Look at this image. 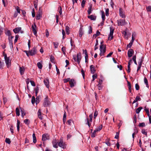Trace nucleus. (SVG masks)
<instances>
[{"mask_svg":"<svg viewBox=\"0 0 151 151\" xmlns=\"http://www.w3.org/2000/svg\"><path fill=\"white\" fill-rule=\"evenodd\" d=\"M100 53L99 55L101 56L104 55V54L105 53L106 51V46L104 45H101L100 46L99 48Z\"/></svg>","mask_w":151,"mask_h":151,"instance_id":"f257e3e1","label":"nucleus"},{"mask_svg":"<svg viewBox=\"0 0 151 151\" xmlns=\"http://www.w3.org/2000/svg\"><path fill=\"white\" fill-rule=\"evenodd\" d=\"M90 69L91 73L94 74L96 71V70L94 68V66L92 65H91L90 66Z\"/></svg>","mask_w":151,"mask_h":151,"instance_id":"6ab92c4d","label":"nucleus"},{"mask_svg":"<svg viewBox=\"0 0 151 151\" xmlns=\"http://www.w3.org/2000/svg\"><path fill=\"white\" fill-rule=\"evenodd\" d=\"M134 52V51L132 49H130L127 52L128 57L129 58L131 57L132 56Z\"/></svg>","mask_w":151,"mask_h":151,"instance_id":"9b49d317","label":"nucleus"},{"mask_svg":"<svg viewBox=\"0 0 151 151\" xmlns=\"http://www.w3.org/2000/svg\"><path fill=\"white\" fill-rule=\"evenodd\" d=\"M109 9L108 8H107L106 10V16H108L109 15Z\"/></svg>","mask_w":151,"mask_h":151,"instance_id":"338daca9","label":"nucleus"},{"mask_svg":"<svg viewBox=\"0 0 151 151\" xmlns=\"http://www.w3.org/2000/svg\"><path fill=\"white\" fill-rule=\"evenodd\" d=\"M48 96H46L45 99L43 103V105L45 107L48 106L50 104V102L48 99Z\"/></svg>","mask_w":151,"mask_h":151,"instance_id":"7ed1b4c3","label":"nucleus"},{"mask_svg":"<svg viewBox=\"0 0 151 151\" xmlns=\"http://www.w3.org/2000/svg\"><path fill=\"white\" fill-rule=\"evenodd\" d=\"M92 5H91L88 8V14L90 15L92 11Z\"/></svg>","mask_w":151,"mask_h":151,"instance_id":"5701e85b","label":"nucleus"},{"mask_svg":"<svg viewBox=\"0 0 151 151\" xmlns=\"http://www.w3.org/2000/svg\"><path fill=\"white\" fill-rule=\"evenodd\" d=\"M135 88L137 90H138L139 88V86L138 83H136L135 84Z\"/></svg>","mask_w":151,"mask_h":151,"instance_id":"13d9d810","label":"nucleus"},{"mask_svg":"<svg viewBox=\"0 0 151 151\" xmlns=\"http://www.w3.org/2000/svg\"><path fill=\"white\" fill-rule=\"evenodd\" d=\"M5 63L7 67L8 68H9L11 65V61L9 60V58L5 59Z\"/></svg>","mask_w":151,"mask_h":151,"instance_id":"1a4fd4ad","label":"nucleus"},{"mask_svg":"<svg viewBox=\"0 0 151 151\" xmlns=\"http://www.w3.org/2000/svg\"><path fill=\"white\" fill-rule=\"evenodd\" d=\"M50 138L49 135L47 134H44L42 136V140L43 141L49 139Z\"/></svg>","mask_w":151,"mask_h":151,"instance_id":"6e6552de","label":"nucleus"},{"mask_svg":"<svg viewBox=\"0 0 151 151\" xmlns=\"http://www.w3.org/2000/svg\"><path fill=\"white\" fill-rule=\"evenodd\" d=\"M24 122L27 125H28L30 123V121L29 119H26L24 120Z\"/></svg>","mask_w":151,"mask_h":151,"instance_id":"2f4dec72","label":"nucleus"},{"mask_svg":"<svg viewBox=\"0 0 151 151\" xmlns=\"http://www.w3.org/2000/svg\"><path fill=\"white\" fill-rule=\"evenodd\" d=\"M86 2V0H82L81 3V6L82 8H84L85 6V5Z\"/></svg>","mask_w":151,"mask_h":151,"instance_id":"4c0bfd02","label":"nucleus"},{"mask_svg":"<svg viewBox=\"0 0 151 151\" xmlns=\"http://www.w3.org/2000/svg\"><path fill=\"white\" fill-rule=\"evenodd\" d=\"M69 83L71 88H73L76 85V82L73 79H70L69 81Z\"/></svg>","mask_w":151,"mask_h":151,"instance_id":"39448f33","label":"nucleus"},{"mask_svg":"<svg viewBox=\"0 0 151 151\" xmlns=\"http://www.w3.org/2000/svg\"><path fill=\"white\" fill-rule=\"evenodd\" d=\"M100 34V32L98 31L97 30L96 34H94L93 35V37H94V36H95V38L98 36H99Z\"/></svg>","mask_w":151,"mask_h":151,"instance_id":"f704fd0d","label":"nucleus"},{"mask_svg":"<svg viewBox=\"0 0 151 151\" xmlns=\"http://www.w3.org/2000/svg\"><path fill=\"white\" fill-rule=\"evenodd\" d=\"M144 81L146 85V87L148 88L149 87V85L148 84V80H147V78L145 77L144 78Z\"/></svg>","mask_w":151,"mask_h":151,"instance_id":"a878e982","label":"nucleus"},{"mask_svg":"<svg viewBox=\"0 0 151 151\" xmlns=\"http://www.w3.org/2000/svg\"><path fill=\"white\" fill-rule=\"evenodd\" d=\"M30 82L31 83V85L32 86H35V85H36L35 83L34 82V81H30Z\"/></svg>","mask_w":151,"mask_h":151,"instance_id":"69168bd1","label":"nucleus"},{"mask_svg":"<svg viewBox=\"0 0 151 151\" xmlns=\"http://www.w3.org/2000/svg\"><path fill=\"white\" fill-rule=\"evenodd\" d=\"M88 18L90 19L91 20H95L96 19V16L93 15H91L88 16Z\"/></svg>","mask_w":151,"mask_h":151,"instance_id":"a211bd4d","label":"nucleus"},{"mask_svg":"<svg viewBox=\"0 0 151 151\" xmlns=\"http://www.w3.org/2000/svg\"><path fill=\"white\" fill-rule=\"evenodd\" d=\"M98 114V112L97 111H95L94 113L93 117L95 119L96 117L97 116Z\"/></svg>","mask_w":151,"mask_h":151,"instance_id":"8fccbe9b","label":"nucleus"},{"mask_svg":"<svg viewBox=\"0 0 151 151\" xmlns=\"http://www.w3.org/2000/svg\"><path fill=\"white\" fill-rule=\"evenodd\" d=\"M102 13V20L104 21L105 19V13L104 11H101Z\"/></svg>","mask_w":151,"mask_h":151,"instance_id":"72a5a7b5","label":"nucleus"},{"mask_svg":"<svg viewBox=\"0 0 151 151\" xmlns=\"http://www.w3.org/2000/svg\"><path fill=\"white\" fill-rule=\"evenodd\" d=\"M130 63H132V59H130L128 62V65L127 66L128 70H127V72L128 73H129L131 71L130 67L131 65Z\"/></svg>","mask_w":151,"mask_h":151,"instance_id":"f8f14e48","label":"nucleus"},{"mask_svg":"<svg viewBox=\"0 0 151 151\" xmlns=\"http://www.w3.org/2000/svg\"><path fill=\"white\" fill-rule=\"evenodd\" d=\"M32 29L33 33L36 36V35H37V31H36V29H34V27L33 26V25L32 26Z\"/></svg>","mask_w":151,"mask_h":151,"instance_id":"b1692460","label":"nucleus"},{"mask_svg":"<svg viewBox=\"0 0 151 151\" xmlns=\"http://www.w3.org/2000/svg\"><path fill=\"white\" fill-rule=\"evenodd\" d=\"M58 145L59 147L64 148V144L63 143V139H60L59 143H58Z\"/></svg>","mask_w":151,"mask_h":151,"instance_id":"2eb2a0df","label":"nucleus"},{"mask_svg":"<svg viewBox=\"0 0 151 151\" xmlns=\"http://www.w3.org/2000/svg\"><path fill=\"white\" fill-rule=\"evenodd\" d=\"M32 16L33 17H35V9L34 8L32 9Z\"/></svg>","mask_w":151,"mask_h":151,"instance_id":"603ef678","label":"nucleus"},{"mask_svg":"<svg viewBox=\"0 0 151 151\" xmlns=\"http://www.w3.org/2000/svg\"><path fill=\"white\" fill-rule=\"evenodd\" d=\"M62 34L63 35V39L65 38V32L64 29L62 30Z\"/></svg>","mask_w":151,"mask_h":151,"instance_id":"4d7b16f0","label":"nucleus"},{"mask_svg":"<svg viewBox=\"0 0 151 151\" xmlns=\"http://www.w3.org/2000/svg\"><path fill=\"white\" fill-rule=\"evenodd\" d=\"M119 131L117 132L116 133V135L115 137V138L116 139H118L119 138Z\"/></svg>","mask_w":151,"mask_h":151,"instance_id":"de8ad7c7","label":"nucleus"},{"mask_svg":"<svg viewBox=\"0 0 151 151\" xmlns=\"http://www.w3.org/2000/svg\"><path fill=\"white\" fill-rule=\"evenodd\" d=\"M146 9L147 12H151V6H146Z\"/></svg>","mask_w":151,"mask_h":151,"instance_id":"09e8293b","label":"nucleus"},{"mask_svg":"<svg viewBox=\"0 0 151 151\" xmlns=\"http://www.w3.org/2000/svg\"><path fill=\"white\" fill-rule=\"evenodd\" d=\"M97 132L95 129L94 131L93 132L92 134L91 137H94L96 136V132Z\"/></svg>","mask_w":151,"mask_h":151,"instance_id":"79ce46f5","label":"nucleus"},{"mask_svg":"<svg viewBox=\"0 0 151 151\" xmlns=\"http://www.w3.org/2000/svg\"><path fill=\"white\" fill-rule=\"evenodd\" d=\"M118 26H122L125 24V20L124 19H121L117 21Z\"/></svg>","mask_w":151,"mask_h":151,"instance_id":"423d86ee","label":"nucleus"},{"mask_svg":"<svg viewBox=\"0 0 151 151\" xmlns=\"http://www.w3.org/2000/svg\"><path fill=\"white\" fill-rule=\"evenodd\" d=\"M66 112L65 111V112H64V114L63 115V122H64V123H65V121H66Z\"/></svg>","mask_w":151,"mask_h":151,"instance_id":"c756f323","label":"nucleus"},{"mask_svg":"<svg viewBox=\"0 0 151 151\" xmlns=\"http://www.w3.org/2000/svg\"><path fill=\"white\" fill-rule=\"evenodd\" d=\"M110 33L109 35L108 39L109 40H111L113 38V34L114 31V29L112 26L110 27Z\"/></svg>","mask_w":151,"mask_h":151,"instance_id":"f03ea898","label":"nucleus"},{"mask_svg":"<svg viewBox=\"0 0 151 151\" xmlns=\"http://www.w3.org/2000/svg\"><path fill=\"white\" fill-rule=\"evenodd\" d=\"M136 56L134 55L132 59L133 60V61H134L135 64L136 65H137V63L136 62Z\"/></svg>","mask_w":151,"mask_h":151,"instance_id":"58836bf2","label":"nucleus"},{"mask_svg":"<svg viewBox=\"0 0 151 151\" xmlns=\"http://www.w3.org/2000/svg\"><path fill=\"white\" fill-rule=\"evenodd\" d=\"M44 83L46 87L48 88L49 87V80L48 79L45 80L44 81Z\"/></svg>","mask_w":151,"mask_h":151,"instance_id":"aec40b11","label":"nucleus"},{"mask_svg":"<svg viewBox=\"0 0 151 151\" xmlns=\"http://www.w3.org/2000/svg\"><path fill=\"white\" fill-rule=\"evenodd\" d=\"M17 131L19 132V125H20V121L19 120H17Z\"/></svg>","mask_w":151,"mask_h":151,"instance_id":"c85d7f7f","label":"nucleus"},{"mask_svg":"<svg viewBox=\"0 0 151 151\" xmlns=\"http://www.w3.org/2000/svg\"><path fill=\"white\" fill-rule=\"evenodd\" d=\"M19 70L20 74L21 75H23L25 70L24 67L23 66L22 67H19Z\"/></svg>","mask_w":151,"mask_h":151,"instance_id":"ddd939ff","label":"nucleus"},{"mask_svg":"<svg viewBox=\"0 0 151 151\" xmlns=\"http://www.w3.org/2000/svg\"><path fill=\"white\" fill-rule=\"evenodd\" d=\"M82 27H80L79 30V36L81 37L84 33L83 31V28Z\"/></svg>","mask_w":151,"mask_h":151,"instance_id":"dca6fc26","label":"nucleus"},{"mask_svg":"<svg viewBox=\"0 0 151 151\" xmlns=\"http://www.w3.org/2000/svg\"><path fill=\"white\" fill-rule=\"evenodd\" d=\"M19 35H16L15 37V39L14 41V43H16L17 41Z\"/></svg>","mask_w":151,"mask_h":151,"instance_id":"49530a36","label":"nucleus"},{"mask_svg":"<svg viewBox=\"0 0 151 151\" xmlns=\"http://www.w3.org/2000/svg\"><path fill=\"white\" fill-rule=\"evenodd\" d=\"M138 132V131H135L132 134V137L134 139V135L136 134H137Z\"/></svg>","mask_w":151,"mask_h":151,"instance_id":"0e129e2a","label":"nucleus"},{"mask_svg":"<svg viewBox=\"0 0 151 151\" xmlns=\"http://www.w3.org/2000/svg\"><path fill=\"white\" fill-rule=\"evenodd\" d=\"M92 27L91 26H90L89 27V30L88 31V33L89 34L91 33L92 32Z\"/></svg>","mask_w":151,"mask_h":151,"instance_id":"6e6d98bb","label":"nucleus"},{"mask_svg":"<svg viewBox=\"0 0 151 151\" xmlns=\"http://www.w3.org/2000/svg\"><path fill=\"white\" fill-rule=\"evenodd\" d=\"M35 96H33L32 97V100H31L32 103L33 104H34L35 103Z\"/></svg>","mask_w":151,"mask_h":151,"instance_id":"864d4df0","label":"nucleus"},{"mask_svg":"<svg viewBox=\"0 0 151 151\" xmlns=\"http://www.w3.org/2000/svg\"><path fill=\"white\" fill-rule=\"evenodd\" d=\"M41 15L42 14L40 13L38 14H37L36 16V19L37 20L39 19L41 16Z\"/></svg>","mask_w":151,"mask_h":151,"instance_id":"ea45409f","label":"nucleus"},{"mask_svg":"<svg viewBox=\"0 0 151 151\" xmlns=\"http://www.w3.org/2000/svg\"><path fill=\"white\" fill-rule=\"evenodd\" d=\"M53 44L55 48H57L58 46L59 43L58 42H53Z\"/></svg>","mask_w":151,"mask_h":151,"instance_id":"a18cd8bd","label":"nucleus"},{"mask_svg":"<svg viewBox=\"0 0 151 151\" xmlns=\"http://www.w3.org/2000/svg\"><path fill=\"white\" fill-rule=\"evenodd\" d=\"M16 115L18 116L20 115V111L19 109L17 108L16 109Z\"/></svg>","mask_w":151,"mask_h":151,"instance_id":"c9c22d12","label":"nucleus"},{"mask_svg":"<svg viewBox=\"0 0 151 151\" xmlns=\"http://www.w3.org/2000/svg\"><path fill=\"white\" fill-rule=\"evenodd\" d=\"M72 135L71 134V133L70 134L69 133L67 136V139H68L70 138L71 137H72Z\"/></svg>","mask_w":151,"mask_h":151,"instance_id":"774afa93","label":"nucleus"},{"mask_svg":"<svg viewBox=\"0 0 151 151\" xmlns=\"http://www.w3.org/2000/svg\"><path fill=\"white\" fill-rule=\"evenodd\" d=\"M22 28L21 27H18L13 29V31L15 34L18 33L21 30Z\"/></svg>","mask_w":151,"mask_h":151,"instance_id":"f3484780","label":"nucleus"},{"mask_svg":"<svg viewBox=\"0 0 151 151\" xmlns=\"http://www.w3.org/2000/svg\"><path fill=\"white\" fill-rule=\"evenodd\" d=\"M70 78H68L66 79H63V82L64 83H66L68 82H69V81L70 80Z\"/></svg>","mask_w":151,"mask_h":151,"instance_id":"3c124183","label":"nucleus"},{"mask_svg":"<svg viewBox=\"0 0 151 151\" xmlns=\"http://www.w3.org/2000/svg\"><path fill=\"white\" fill-rule=\"evenodd\" d=\"M62 50L63 51V53L64 54H65V47H63L62 48Z\"/></svg>","mask_w":151,"mask_h":151,"instance_id":"052dcab7","label":"nucleus"},{"mask_svg":"<svg viewBox=\"0 0 151 151\" xmlns=\"http://www.w3.org/2000/svg\"><path fill=\"white\" fill-rule=\"evenodd\" d=\"M77 61L78 64L80 63V61L81 59V53L80 52L77 55Z\"/></svg>","mask_w":151,"mask_h":151,"instance_id":"9d476101","label":"nucleus"},{"mask_svg":"<svg viewBox=\"0 0 151 151\" xmlns=\"http://www.w3.org/2000/svg\"><path fill=\"white\" fill-rule=\"evenodd\" d=\"M142 107H139L136 110V112L137 114H139L141 110L142 109Z\"/></svg>","mask_w":151,"mask_h":151,"instance_id":"cd10ccee","label":"nucleus"},{"mask_svg":"<svg viewBox=\"0 0 151 151\" xmlns=\"http://www.w3.org/2000/svg\"><path fill=\"white\" fill-rule=\"evenodd\" d=\"M5 141L6 143L9 144H10L11 142L10 139L9 138H6Z\"/></svg>","mask_w":151,"mask_h":151,"instance_id":"a19ab883","label":"nucleus"},{"mask_svg":"<svg viewBox=\"0 0 151 151\" xmlns=\"http://www.w3.org/2000/svg\"><path fill=\"white\" fill-rule=\"evenodd\" d=\"M136 116V115L135 114V115H134V117L133 123L134 124H135L136 123L137 121Z\"/></svg>","mask_w":151,"mask_h":151,"instance_id":"5fc2aeb1","label":"nucleus"},{"mask_svg":"<svg viewBox=\"0 0 151 151\" xmlns=\"http://www.w3.org/2000/svg\"><path fill=\"white\" fill-rule=\"evenodd\" d=\"M92 118H90L89 120L88 118H86V121H87V122L86 124L88 125L89 127H90L91 126V122H92Z\"/></svg>","mask_w":151,"mask_h":151,"instance_id":"4468645a","label":"nucleus"},{"mask_svg":"<svg viewBox=\"0 0 151 151\" xmlns=\"http://www.w3.org/2000/svg\"><path fill=\"white\" fill-rule=\"evenodd\" d=\"M21 116L22 117H24V116L25 115V113L24 112V110L23 109H21Z\"/></svg>","mask_w":151,"mask_h":151,"instance_id":"473e14b6","label":"nucleus"},{"mask_svg":"<svg viewBox=\"0 0 151 151\" xmlns=\"http://www.w3.org/2000/svg\"><path fill=\"white\" fill-rule=\"evenodd\" d=\"M73 122L72 120L71 119H69L67 121V123L69 125H71V122Z\"/></svg>","mask_w":151,"mask_h":151,"instance_id":"bf43d9fd","label":"nucleus"},{"mask_svg":"<svg viewBox=\"0 0 151 151\" xmlns=\"http://www.w3.org/2000/svg\"><path fill=\"white\" fill-rule=\"evenodd\" d=\"M119 15L120 16L123 18L125 17L124 15L123 14L122 9H119Z\"/></svg>","mask_w":151,"mask_h":151,"instance_id":"4be33fe9","label":"nucleus"},{"mask_svg":"<svg viewBox=\"0 0 151 151\" xmlns=\"http://www.w3.org/2000/svg\"><path fill=\"white\" fill-rule=\"evenodd\" d=\"M37 65L39 69H42V65L41 63H40V62L37 63Z\"/></svg>","mask_w":151,"mask_h":151,"instance_id":"bb28decb","label":"nucleus"},{"mask_svg":"<svg viewBox=\"0 0 151 151\" xmlns=\"http://www.w3.org/2000/svg\"><path fill=\"white\" fill-rule=\"evenodd\" d=\"M102 125H100L98 127H97L96 129V130L97 132L98 131H99L101 130L102 129Z\"/></svg>","mask_w":151,"mask_h":151,"instance_id":"e433bc0d","label":"nucleus"},{"mask_svg":"<svg viewBox=\"0 0 151 151\" xmlns=\"http://www.w3.org/2000/svg\"><path fill=\"white\" fill-rule=\"evenodd\" d=\"M141 100V98L140 97L138 96H137L135 99L134 101L133 102V104H134L136 102H137L138 101H140Z\"/></svg>","mask_w":151,"mask_h":151,"instance_id":"393cba45","label":"nucleus"},{"mask_svg":"<svg viewBox=\"0 0 151 151\" xmlns=\"http://www.w3.org/2000/svg\"><path fill=\"white\" fill-rule=\"evenodd\" d=\"M6 34L9 37L11 35L10 31L9 30H7L6 32Z\"/></svg>","mask_w":151,"mask_h":151,"instance_id":"c03bdc74","label":"nucleus"},{"mask_svg":"<svg viewBox=\"0 0 151 151\" xmlns=\"http://www.w3.org/2000/svg\"><path fill=\"white\" fill-rule=\"evenodd\" d=\"M58 141L56 139H54L52 141V144L53 145V147L57 148L58 147Z\"/></svg>","mask_w":151,"mask_h":151,"instance_id":"0eeeda50","label":"nucleus"},{"mask_svg":"<svg viewBox=\"0 0 151 151\" xmlns=\"http://www.w3.org/2000/svg\"><path fill=\"white\" fill-rule=\"evenodd\" d=\"M69 27L67 26L66 27L65 30L66 33V34L68 35L69 34Z\"/></svg>","mask_w":151,"mask_h":151,"instance_id":"7c9ffc66","label":"nucleus"},{"mask_svg":"<svg viewBox=\"0 0 151 151\" xmlns=\"http://www.w3.org/2000/svg\"><path fill=\"white\" fill-rule=\"evenodd\" d=\"M142 133L146 135H147V132L145 131V130L144 129H143L142 131Z\"/></svg>","mask_w":151,"mask_h":151,"instance_id":"e2e57ef3","label":"nucleus"},{"mask_svg":"<svg viewBox=\"0 0 151 151\" xmlns=\"http://www.w3.org/2000/svg\"><path fill=\"white\" fill-rule=\"evenodd\" d=\"M139 127H144L145 126V124L144 122L139 123Z\"/></svg>","mask_w":151,"mask_h":151,"instance_id":"37998d69","label":"nucleus"},{"mask_svg":"<svg viewBox=\"0 0 151 151\" xmlns=\"http://www.w3.org/2000/svg\"><path fill=\"white\" fill-rule=\"evenodd\" d=\"M3 103L4 104H5V103L7 102V99L6 97H4L3 98Z\"/></svg>","mask_w":151,"mask_h":151,"instance_id":"680f3d73","label":"nucleus"},{"mask_svg":"<svg viewBox=\"0 0 151 151\" xmlns=\"http://www.w3.org/2000/svg\"><path fill=\"white\" fill-rule=\"evenodd\" d=\"M5 65L4 61H2L0 60V69H3Z\"/></svg>","mask_w":151,"mask_h":151,"instance_id":"412c9836","label":"nucleus"},{"mask_svg":"<svg viewBox=\"0 0 151 151\" xmlns=\"http://www.w3.org/2000/svg\"><path fill=\"white\" fill-rule=\"evenodd\" d=\"M37 50L35 47H33L32 49L29 51L30 55L33 56L35 55L36 53Z\"/></svg>","mask_w":151,"mask_h":151,"instance_id":"20e7f679","label":"nucleus"}]
</instances>
